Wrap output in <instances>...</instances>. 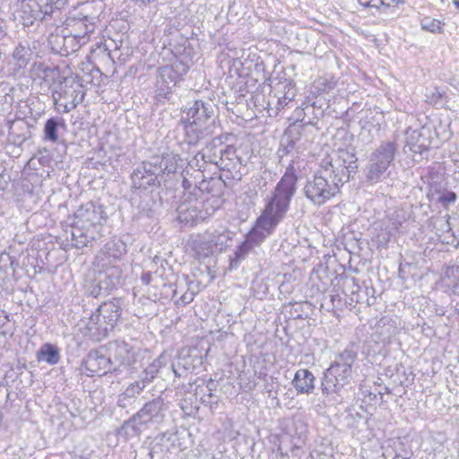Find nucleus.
Returning <instances> with one entry per match:
<instances>
[{"mask_svg": "<svg viewBox=\"0 0 459 459\" xmlns=\"http://www.w3.org/2000/svg\"><path fill=\"white\" fill-rule=\"evenodd\" d=\"M100 270H92L85 279V294L97 298L109 294L122 284V270L117 265H110L105 258H97Z\"/></svg>", "mask_w": 459, "mask_h": 459, "instance_id": "nucleus-4", "label": "nucleus"}, {"mask_svg": "<svg viewBox=\"0 0 459 459\" xmlns=\"http://www.w3.org/2000/svg\"><path fill=\"white\" fill-rule=\"evenodd\" d=\"M297 181L294 161L291 160L264 208L284 219L290 209V201L296 193Z\"/></svg>", "mask_w": 459, "mask_h": 459, "instance_id": "nucleus-6", "label": "nucleus"}, {"mask_svg": "<svg viewBox=\"0 0 459 459\" xmlns=\"http://www.w3.org/2000/svg\"><path fill=\"white\" fill-rule=\"evenodd\" d=\"M209 234L212 240V245L215 252L223 251L228 246V241L231 239L229 231L219 232L214 230L212 232H209Z\"/></svg>", "mask_w": 459, "mask_h": 459, "instance_id": "nucleus-40", "label": "nucleus"}, {"mask_svg": "<svg viewBox=\"0 0 459 459\" xmlns=\"http://www.w3.org/2000/svg\"><path fill=\"white\" fill-rule=\"evenodd\" d=\"M456 200V194L452 191H444L442 193H438L437 201L441 203L444 206H446L450 204L455 203Z\"/></svg>", "mask_w": 459, "mask_h": 459, "instance_id": "nucleus-47", "label": "nucleus"}, {"mask_svg": "<svg viewBox=\"0 0 459 459\" xmlns=\"http://www.w3.org/2000/svg\"><path fill=\"white\" fill-rule=\"evenodd\" d=\"M77 77L63 79L52 89V98L56 110L59 113H69L84 100L85 91Z\"/></svg>", "mask_w": 459, "mask_h": 459, "instance_id": "nucleus-7", "label": "nucleus"}, {"mask_svg": "<svg viewBox=\"0 0 459 459\" xmlns=\"http://www.w3.org/2000/svg\"><path fill=\"white\" fill-rule=\"evenodd\" d=\"M397 145L394 143H383L372 152L366 169V178L370 182H377L393 161Z\"/></svg>", "mask_w": 459, "mask_h": 459, "instance_id": "nucleus-9", "label": "nucleus"}, {"mask_svg": "<svg viewBox=\"0 0 459 459\" xmlns=\"http://www.w3.org/2000/svg\"><path fill=\"white\" fill-rule=\"evenodd\" d=\"M347 178L333 169L332 160L325 159L320 168L310 177L303 187L304 195L315 205H322L334 197Z\"/></svg>", "mask_w": 459, "mask_h": 459, "instance_id": "nucleus-2", "label": "nucleus"}, {"mask_svg": "<svg viewBox=\"0 0 459 459\" xmlns=\"http://www.w3.org/2000/svg\"><path fill=\"white\" fill-rule=\"evenodd\" d=\"M91 4H85L82 11L67 20V26L71 27V33L82 40V43L88 41V37L93 33L99 20L98 14L90 13Z\"/></svg>", "mask_w": 459, "mask_h": 459, "instance_id": "nucleus-11", "label": "nucleus"}, {"mask_svg": "<svg viewBox=\"0 0 459 459\" xmlns=\"http://www.w3.org/2000/svg\"><path fill=\"white\" fill-rule=\"evenodd\" d=\"M82 320L86 326V334L95 341H100L108 335V333L114 327V321L107 322V317H84Z\"/></svg>", "mask_w": 459, "mask_h": 459, "instance_id": "nucleus-20", "label": "nucleus"}, {"mask_svg": "<svg viewBox=\"0 0 459 459\" xmlns=\"http://www.w3.org/2000/svg\"><path fill=\"white\" fill-rule=\"evenodd\" d=\"M159 177L163 174L175 173L178 169V158L172 154L152 157L150 160Z\"/></svg>", "mask_w": 459, "mask_h": 459, "instance_id": "nucleus-27", "label": "nucleus"}, {"mask_svg": "<svg viewBox=\"0 0 459 459\" xmlns=\"http://www.w3.org/2000/svg\"><path fill=\"white\" fill-rule=\"evenodd\" d=\"M282 220L283 218L264 208L262 214L257 218L255 226L269 236Z\"/></svg>", "mask_w": 459, "mask_h": 459, "instance_id": "nucleus-29", "label": "nucleus"}, {"mask_svg": "<svg viewBox=\"0 0 459 459\" xmlns=\"http://www.w3.org/2000/svg\"><path fill=\"white\" fill-rule=\"evenodd\" d=\"M163 289L170 290L172 292V299H175L176 305H186L190 303L195 295L199 291V282L191 281L188 283V289L183 294H181L178 298L177 297L178 294V289H173L171 284L167 285L166 283L162 284Z\"/></svg>", "mask_w": 459, "mask_h": 459, "instance_id": "nucleus-31", "label": "nucleus"}, {"mask_svg": "<svg viewBox=\"0 0 459 459\" xmlns=\"http://www.w3.org/2000/svg\"><path fill=\"white\" fill-rule=\"evenodd\" d=\"M230 146L231 145H224L221 137L213 138L195 156L199 170H202L203 168L202 165H198L200 160H203L204 163L214 164L218 167V164H220V161H221L224 154Z\"/></svg>", "mask_w": 459, "mask_h": 459, "instance_id": "nucleus-15", "label": "nucleus"}, {"mask_svg": "<svg viewBox=\"0 0 459 459\" xmlns=\"http://www.w3.org/2000/svg\"><path fill=\"white\" fill-rule=\"evenodd\" d=\"M30 72L32 77L42 80L51 90L57 83H62L63 79L68 78L61 75L57 66L47 65L42 62L34 63Z\"/></svg>", "mask_w": 459, "mask_h": 459, "instance_id": "nucleus-18", "label": "nucleus"}, {"mask_svg": "<svg viewBox=\"0 0 459 459\" xmlns=\"http://www.w3.org/2000/svg\"><path fill=\"white\" fill-rule=\"evenodd\" d=\"M159 369L156 368L155 365H150L143 371V376L141 377L143 381H144L145 385H149L156 377Z\"/></svg>", "mask_w": 459, "mask_h": 459, "instance_id": "nucleus-50", "label": "nucleus"}, {"mask_svg": "<svg viewBox=\"0 0 459 459\" xmlns=\"http://www.w3.org/2000/svg\"><path fill=\"white\" fill-rule=\"evenodd\" d=\"M105 352L120 366H130L135 361L136 352L134 349L123 340H116L104 345Z\"/></svg>", "mask_w": 459, "mask_h": 459, "instance_id": "nucleus-14", "label": "nucleus"}, {"mask_svg": "<svg viewBox=\"0 0 459 459\" xmlns=\"http://www.w3.org/2000/svg\"><path fill=\"white\" fill-rule=\"evenodd\" d=\"M18 262L7 254L0 255V285L6 284L10 280V275L15 273Z\"/></svg>", "mask_w": 459, "mask_h": 459, "instance_id": "nucleus-32", "label": "nucleus"}, {"mask_svg": "<svg viewBox=\"0 0 459 459\" xmlns=\"http://www.w3.org/2000/svg\"><path fill=\"white\" fill-rule=\"evenodd\" d=\"M64 41V55H68L70 52H75L77 51L82 43V39H79V38H76L75 35L73 33H70L68 36H65L63 38Z\"/></svg>", "mask_w": 459, "mask_h": 459, "instance_id": "nucleus-44", "label": "nucleus"}, {"mask_svg": "<svg viewBox=\"0 0 459 459\" xmlns=\"http://www.w3.org/2000/svg\"><path fill=\"white\" fill-rule=\"evenodd\" d=\"M182 186L185 188V190H186V189H189L191 187L192 184L190 183V181L188 179L184 178L183 182H182Z\"/></svg>", "mask_w": 459, "mask_h": 459, "instance_id": "nucleus-55", "label": "nucleus"}, {"mask_svg": "<svg viewBox=\"0 0 459 459\" xmlns=\"http://www.w3.org/2000/svg\"><path fill=\"white\" fill-rule=\"evenodd\" d=\"M13 331V323L9 317H0V334H12Z\"/></svg>", "mask_w": 459, "mask_h": 459, "instance_id": "nucleus-49", "label": "nucleus"}, {"mask_svg": "<svg viewBox=\"0 0 459 459\" xmlns=\"http://www.w3.org/2000/svg\"><path fill=\"white\" fill-rule=\"evenodd\" d=\"M274 90L275 94L273 100L269 101V104H273L275 100V115H277L279 110L294 101L297 90L292 82L288 81L278 82Z\"/></svg>", "mask_w": 459, "mask_h": 459, "instance_id": "nucleus-19", "label": "nucleus"}, {"mask_svg": "<svg viewBox=\"0 0 459 459\" xmlns=\"http://www.w3.org/2000/svg\"><path fill=\"white\" fill-rule=\"evenodd\" d=\"M453 4L455 5L457 9H459V0H452Z\"/></svg>", "mask_w": 459, "mask_h": 459, "instance_id": "nucleus-58", "label": "nucleus"}, {"mask_svg": "<svg viewBox=\"0 0 459 459\" xmlns=\"http://www.w3.org/2000/svg\"><path fill=\"white\" fill-rule=\"evenodd\" d=\"M104 346L98 350L91 351L83 359V366L87 376L105 375L111 369L116 370L113 367V360L104 353Z\"/></svg>", "mask_w": 459, "mask_h": 459, "instance_id": "nucleus-13", "label": "nucleus"}, {"mask_svg": "<svg viewBox=\"0 0 459 459\" xmlns=\"http://www.w3.org/2000/svg\"><path fill=\"white\" fill-rule=\"evenodd\" d=\"M10 392L7 387V382L4 377H0V403L7 402L9 399Z\"/></svg>", "mask_w": 459, "mask_h": 459, "instance_id": "nucleus-51", "label": "nucleus"}, {"mask_svg": "<svg viewBox=\"0 0 459 459\" xmlns=\"http://www.w3.org/2000/svg\"><path fill=\"white\" fill-rule=\"evenodd\" d=\"M212 240L208 231L194 237L189 245L198 258H207L212 255L215 251L212 245Z\"/></svg>", "mask_w": 459, "mask_h": 459, "instance_id": "nucleus-25", "label": "nucleus"}, {"mask_svg": "<svg viewBox=\"0 0 459 459\" xmlns=\"http://www.w3.org/2000/svg\"><path fill=\"white\" fill-rule=\"evenodd\" d=\"M32 51L29 47L20 44L13 53V58L17 61L19 68L25 67L31 59Z\"/></svg>", "mask_w": 459, "mask_h": 459, "instance_id": "nucleus-41", "label": "nucleus"}, {"mask_svg": "<svg viewBox=\"0 0 459 459\" xmlns=\"http://www.w3.org/2000/svg\"><path fill=\"white\" fill-rule=\"evenodd\" d=\"M38 359L41 361H46L50 365L56 364L59 359V352L57 348L51 343H45L41 346L38 352Z\"/></svg>", "mask_w": 459, "mask_h": 459, "instance_id": "nucleus-36", "label": "nucleus"}, {"mask_svg": "<svg viewBox=\"0 0 459 459\" xmlns=\"http://www.w3.org/2000/svg\"><path fill=\"white\" fill-rule=\"evenodd\" d=\"M334 174L336 171L342 172L349 181L351 174L358 170V159L355 152L350 150H339L338 160L333 164Z\"/></svg>", "mask_w": 459, "mask_h": 459, "instance_id": "nucleus-21", "label": "nucleus"}, {"mask_svg": "<svg viewBox=\"0 0 459 459\" xmlns=\"http://www.w3.org/2000/svg\"><path fill=\"white\" fill-rule=\"evenodd\" d=\"M443 281L454 294L459 295V265L448 267L446 270Z\"/></svg>", "mask_w": 459, "mask_h": 459, "instance_id": "nucleus-39", "label": "nucleus"}, {"mask_svg": "<svg viewBox=\"0 0 459 459\" xmlns=\"http://www.w3.org/2000/svg\"><path fill=\"white\" fill-rule=\"evenodd\" d=\"M180 110L179 124L183 126L184 139L187 144L195 145L215 134L219 125L215 116L216 107L212 100H196L188 102Z\"/></svg>", "mask_w": 459, "mask_h": 459, "instance_id": "nucleus-1", "label": "nucleus"}, {"mask_svg": "<svg viewBox=\"0 0 459 459\" xmlns=\"http://www.w3.org/2000/svg\"><path fill=\"white\" fill-rule=\"evenodd\" d=\"M296 144L293 140H290L288 137L282 135L280 147L277 151L280 159H283L284 156L291 153L295 150Z\"/></svg>", "mask_w": 459, "mask_h": 459, "instance_id": "nucleus-45", "label": "nucleus"}, {"mask_svg": "<svg viewBox=\"0 0 459 459\" xmlns=\"http://www.w3.org/2000/svg\"><path fill=\"white\" fill-rule=\"evenodd\" d=\"M208 350L203 354L197 347L183 349L179 354L180 364L185 369H193L196 366L202 365L204 358L207 355Z\"/></svg>", "mask_w": 459, "mask_h": 459, "instance_id": "nucleus-28", "label": "nucleus"}, {"mask_svg": "<svg viewBox=\"0 0 459 459\" xmlns=\"http://www.w3.org/2000/svg\"><path fill=\"white\" fill-rule=\"evenodd\" d=\"M424 128L420 130H411L408 128L405 132V142L406 144L403 146V152L407 153L405 148L409 149L413 154H419L420 156L428 150L429 139L423 135Z\"/></svg>", "mask_w": 459, "mask_h": 459, "instance_id": "nucleus-23", "label": "nucleus"}, {"mask_svg": "<svg viewBox=\"0 0 459 459\" xmlns=\"http://www.w3.org/2000/svg\"><path fill=\"white\" fill-rule=\"evenodd\" d=\"M173 372L176 376H178V371L174 368V366H172Z\"/></svg>", "mask_w": 459, "mask_h": 459, "instance_id": "nucleus-60", "label": "nucleus"}, {"mask_svg": "<svg viewBox=\"0 0 459 459\" xmlns=\"http://www.w3.org/2000/svg\"><path fill=\"white\" fill-rule=\"evenodd\" d=\"M186 69L182 63L164 65L159 68L156 81V95L159 100L169 99L172 89L182 80Z\"/></svg>", "mask_w": 459, "mask_h": 459, "instance_id": "nucleus-10", "label": "nucleus"}, {"mask_svg": "<svg viewBox=\"0 0 459 459\" xmlns=\"http://www.w3.org/2000/svg\"><path fill=\"white\" fill-rule=\"evenodd\" d=\"M132 204L134 207V216L137 219L152 218L154 216L155 202L150 193L143 195L134 194L132 197Z\"/></svg>", "mask_w": 459, "mask_h": 459, "instance_id": "nucleus-22", "label": "nucleus"}, {"mask_svg": "<svg viewBox=\"0 0 459 459\" xmlns=\"http://www.w3.org/2000/svg\"><path fill=\"white\" fill-rule=\"evenodd\" d=\"M133 187L146 190L150 186L160 185L158 172L154 169L152 162L145 161L138 166L131 175Z\"/></svg>", "mask_w": 459, "mask_h": 459, "instance_id": "nucleus-17", "label": "nucleus"}, {"mask_svg": "<svg viewBox=\"0 0 459 459\" xmlns=\"http://www.w3.org/2000/svg\"><path fill=\"white\" fill-rule=\"evenodd\" d=\"M356 356V353L351 350H344L335 356L334 360L324 374L322 381L323 394L339 393L351 383L352 365Z\"/></svg>", "mask_w": 459, "mask_h": 459, "instance_id": "nucleus-5", "label": "nucleus"}, {"mask_svg": "<svg viewBox=\"0 0 459 459\" xmlns=\"http://www.w3.org/2000/svg\"><path fill=\"white\" fill-rule=\"evenodd\" d=\"M433 100L437 102L438 100L442 98V93H440L438 91H437L435 93H433Z\"/></svg>", "mask_w": 459, "mask_h": 459, "instance_id": "nucleus-56", "label": "nucleus"}, {"mask_svg": "<svg viewBox=\"0 0 459 459\" xmlns=\"http://www.w3.org/2000/svg\"><path fill=\"white\" fill-rule=\"evenodd\" d=\"M211 182H207L205 180H203L202 182H200V185L198 186V189L202 192H204L206 191L207 193H211L212 190L209 187V184Z\"/></svg>", "mask_w": 459, "mask_h": 459, "instance_id": "nucleus-54", "label": "nucleus"}, {"mask_svg": "<svg viewBox=\"0 0 459 459\" xmlns=\"http://www.w3.org/2000/svg\"><path fill=\"white\" fill-rule=\"evenodd\" d=\"M335 280L338 281V284H341L342 292L345 295H355L360 290V286L355 277L349 276L346 273H341L336 275Z\"/></svg>", "mask_w": 459, "mask_h": 459, "instance_id": "nucleus-35", "label": "nucleus"}, {"mask_svg": "<svg viewBox=\"0 0 459 459\" xmlns=\"http://www.w3.org/2000/svg\"><path fill=\"white\" fill-rule=\"evenodd\" d=\"M101 205L91 202L80 206L74 213L71 241L76 248H83L101 237V221L105 219Z\"/></svg>", "mask_w": 459, "mask_h": 459, "instance_id": "nucleus-3", "label": "nucleus"}, {"mask_svg": "<svg viewBox=\"0 0 459 459\" xmlns=\"http://www.w3.org/2000/svg\"><path fill=\"white\" fill-rule=\"evenodd\" d=\"M308 123H303L302 120H297L290 124L284 132L283 136L288 137L290 140H293L294 143H298L302 135V131Z\"/></svg>", "mask_w": 459, "mask_h": 459, "instance_id": "nucleus-42", "label": "nucleus"}, {"mask_svg": "<svg viewBox=\"0 0 459 459\" xmlns=\"http://www.w3.org/2000/svg\"><path fill=\"white\" fill-rule=\"evenodd\" d=\"M141 281L143 284L144 285H149L151 283H154V287L155 288H159L160 285L162 286V282L160 280V277H158L157 275L153 276L151 273L147 272V273H143L141 276Z\"/></svg>", "mask_w": 459, "mask_h": 459, "instance_id": "nucleus-48", "label": "nucleus"}, {"mask_svg": "<svg viewBox=\"0 0 459 459\" xmlns=\"http://www.w3.org/2000/svg\"><path fill=\"white\" fill-rule=\"evenodd\" d=\"M200 206L201 203L197 199H195L194 203L189 201L180 204L177 209L178 221L191 225L202 221L204 216L200 211Z\"/></svg>", "mask_w": 459, "mask_h": 459, "instance_id": "nucleus-24", "label": "nucleus"}, {"mask_svg": "<svg viewBox=\"0 0 459 459\" xmlns=\"http://www.w3.org/2000/svg\"><path fill=\"white\" fill-rule=\"evenodd\" d=\"M400 2V0H383V5H391L392 4H397Z\"/></svg>", "mask_w": 459, "mask_h": 459, "instance_id": "nucleus-57", "label": "nucleus"}, {"mask_svg": "<svg viewBox=\"0 0 459 459\" xmlns=\"http://www.w3.org/2000/svg\"><path fill=\"white\" fill-rule=\"evenodd\" d=\"M123 301L120 299H113L111 300L103 302L97 308L99 316H120L122 314Z\"/></svg>", "mask_w": 459, "mask_h": 459, "instance_id": "nucleus-38", "label": "nucleus"}, {"mask_svg": "<svg viewBox=\"0 0 459 459\" xmlns=\"http://www.w3.org/2000/svg\"><path fill=\"white\" fill-rule=\"evenodd\" d=\"M144 381L142 379L136 380L127 386V388L119 395L117 400L118 406L126 408L128 404V400L134 398L139 394L146 386Z\"/></svg>", "mask_w": 459, "mask_h": 459, "instance_id": "nucleus-34", "label": "nucleus"}, {"mask_svg": "<svg viewBox=\"0 0 459 459\" xmlns=\"http://www.w3.org/2000/svg\"><path fill=\"white\" fill-rule=\"evenodd\" d=\"M421 28L424 30L430 32H442V23L439 20L431 19L430 17H425L420 22Z\"/></svg>", "mask_w": 459, "mask_h": 459, "instance_id": "nucleus-46", "label": "nucleus"}, {"mask_svg": "<svg viewBox=\"0 0 459 459\" xmlns=\"http://www.w3.org/2000/svg\"><path fill=\"white\" fill-rule=\"evenodd\" d=\"M147 429L134 414L129 420H126L118 430V435L126 439L140 436Z\"/></svg>", "mask_w": 459, "mask_h": 459, "instance_id": "nucleus-30", "label": "nucleus"}, {"mask_svg": "<svg viewBox=\"0 0 459 459\" xmlns=\"http://www.w3.org/2000/svg\"><path fill=\"white\" fill-rule=\"evenodd\" d=\"M217 168L221 171L220 179L223 180L240 181L246 173L242 160L233 146L228 149Z\"/></svg>", "mask_w": 459, "mask_h": 459, "instance_id": "nucleus-12", "label": "nucleus"}, {"mask_svg": "<svg viewBox=\"0 0 459 459\" xmlns=\"http://www.w3.org/2000/svg\"><path fill=\"white\" fill-rule=\"evenodd\" d=\"M291 383L298 394H309L315 389V377L306 368L297 370Z\"/></svg>", "mask_w": 459, "mask_h": 459, "instance_id": "nucleus-26", "label": "nucleus"}, {"mask_svg": "<svg viewBox=\"0 0 459 459\" xmlns=\"http://www.w3.org/2000/svg\"><path fill=\"white\" fill-rule=\"evenodd\" d=\"M167 363V356L162 353L160 355L159 358H157L152 363V365H155L156 366V368L157 369H160L161 367H163L164 365H166Z\"/></svg>", "mask_w": 459, "mask_h": 459, "instance_id": "nucleus-53", "label": "nucleus"}, {"mask_svg": "<svg viewBox=\"0 0 459 459\" xmlns=\"http://www.w3.org/2000/svg\"><path fill=\"white\" fill-rule=\"evenodd\" d=\"M402 273V262H399V264H398V274H401Z\"/></svg>", "mask_w": 459, "mask_h": 459, "instance_id": "nucleus-59", "label": "nucleus"}, {"mask_svg": "<svg viewBox=\"0 0 459 459\" xmlns=\"http://www.w3.org/2000/svg\"><path fill=\"white\" fill-rule=\"evenodd\" d=\"M254 248L245 240L237 247L234 255L230 258V268L236 269L247 257Z\"/></svg>", "mask_w": 459, "mask_h": 459, "instance_id": "nucleus-37", "label": "nucleus"}, {"mask_svg": "<svg viewBox=\"0 0 459 459\" xmlns=\"http://www.w3.org/2000/svg\"><path fill=\"white\" fill-rule=\"evenodd\" d=\"M20 13L23 25L31 26L59 15L60 8L53 0H22Z\"/></svg>", "mask_w": 459, "mask_h": 459, "instance_id": "nucleus-8", "label": "nucleus"}, {"mask_svg": "<svg viewBox=\"0 0 459 459\" xmlns=\"http://www.w3.org/2000/svg\"><path fill=\"white\" fill-rule=\"evenodd\" d=\"M165 405L163 399L158 397L148 403L139 410L135 415L146 429L160 424L164 419Z\"/></svg>", "mask_w": 459, "mask_h": 459, "instance_id": "nucleus-16", "label": "nucleus"}, {"mask_svg": "<svg viewBox=\"0 0 459 459\" xmlns=\"http://www.w3.org/2000/svg\"><path fill=\"white\" fill-rule=\"evenodd\" d=\"M58 127H65V122L63 117H52L48 118L44 126V140L51 143L58 141Z\"/></svg>", "mask_w": 459, "mask_h": 459, "instance_id": "nucleus-33", "label": "nucleus"}, {"mask_svg": "<svg viewBox=\"0 0 459 459\" xmlns=\"http://www.w3.org/2000/svg\"><path fill=\"white\" fill-rule=\"evenodd\" d=\"M358 2L364 7L378 8L383 5V0H358Z\"/></svg>", "mask_w": 459, "mask_h": 459, "instance_id": "nucleus-52", "label": "nucleus"}, {"mask_svg": "<svg viewBox=\"0 0 459 459\" xmlns=\"http://www.w3.org/2000/svg\"><path fill=\"white\" fill-rule=\"evenodd\" d=\"M266 232L255 226L246 236L245 241L253 248L260 246L267 238Z\"/></svg>", "mask_w": 459, "mask_h": 459, "instance_id": "nucleus-43", "label": "nucleus"}]
</instances>
